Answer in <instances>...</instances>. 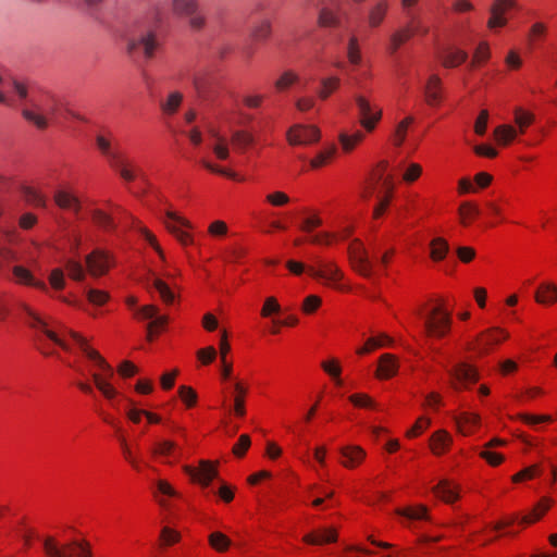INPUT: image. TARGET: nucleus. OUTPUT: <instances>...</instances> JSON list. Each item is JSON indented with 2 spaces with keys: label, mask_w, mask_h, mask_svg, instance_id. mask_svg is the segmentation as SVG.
<instances>
[{
  "label": "nucleus",
  "mask_w": 557,
  "mask_h": 557,
  "mask_svg": "<svg viewBox=\"0 0 557 557\" xmlns=\"http://www.w3.org/2000/svg\"><path fill=\"white\" fill-rule=\"evenodd\" d=\"M92 221L104 231H113L115 228L113 219L102 210L96 209L92 211Z\"/></svg>",
  "instance_id": "39"
},
{
  "label": "nucleus",
  "mask_w": 557,
  "mask_h": 557,
  "mask_svg": "<svg viewBox=\"0 0 557 557\" xmlns=\"http://www.w3.org/2000/svg\"><path fill=\"white\" fill-rule=\"evenodd\" d=\"M69 276L75 281H83L85 278V270L81 262L74 259H67L65 262Z\"/></svg>",
  "instance_id": "45"
},
{
  "label": "nucleus",
  "mask_w": 557,
  "mask_h": 557,
  "mask_svg": "<svg viewBox=\"0 0 557 557\" xmlns=\"http://www.w3.org/2000/svg\"><path fill=\"white\" fill-rule=\"evenodd\" d=\"M251 441L249 435L242 434L237 443L233 446V454L236 457H243L247 449L250 447Z\"/></svg>",
  "instance_id": "56"
},
{
  "label": "nucleus",
  "mask_w": 557,
  "mask_h": 557,
  "mask_svg": "<svg viewBox=\"0 0 557 557\" xmlns=\"http://www.w3.org/2000/svg\"><path fill=\"white\" fill-rule=\"evenodd\" d=\"M458 212L461 218V223L467 225L468 220L479 215L480 210L475 205L471 202H462L459 207Z\"/></svg>",
  "instance_id": "48"
},
{
  "label": "nucleus",
  "mask_w": 557,
  "mask_h": 557,
  "mask_svg": "<svg viewBox=\"0 0 557 557\" xmlns=\"http://www.w3.org/2000/svg\"><path fill=\"white\" fill-rule=\"evenodd\" d=\"M54 201L61 209L78 212L81 208L78 199L65 190H58L54 194Z\"/></svg>",
  "instance_id": "30"
},
{
  "label": "nucleus",
  "mask_w": 557,
  "mask_h": 557,
  "mask_svg": "<svg viewBox=\"0 0 557 557\" xmlns=\"http://www.w3.org/2000/svg\"><path fill=\"white\" fill-rule=\"evenodd\" d=\"M12 274L16 284L34 286L40 290H47V285L42 281L34 277L33 273L23 265H14Z\"/></svg>",
  "instance_id": "21"
},
{
  "label": "nucleus",
  "mask_w": 557,
  "mask_h": 557,
  "mask_svg": "<svg viewBox=\"0 0 557 557\" xmlns=\"http://www.w3.org/2000/svg\"><path fill=\"white\" fill-rule=\"evenodd\" d=\"M22 195L24 200L35 207H46V196L39 188L33 186H23Z\"/></svg>",
  "instance_id": "31"
},
{
  "label": "nucleus",
  "mask_w": 557,
  "mask_h": 557,
  "mask_svg": "<svg viewBox=\"0 0 557 557\" xmlns=\"http://www.w3.org/2000/svg\"><path fill=\"white\" fill-rule=\"evenodd\" d=\"M411 123H413V117L412 116H407L406 119H404L403 121H400L397 124L396 129H395V134H394V144L396 146L399 147L405 141L407 129H408V127H409V125Z\"/></svg>",
  "instance_id": "44"
},
{
  "label": "nucleus",
  "mask_w": 557,
  "mask_h": 557,
  "mask_svg": "<svg viewBox=\"0 0 557 557\" xmlns=\"http://www.w3.org/2000/svg\"><path fill=\"white\" fill-rule=\"evenodd\" d=\"M321 305V298L317 295H309L305 298L301 310L306 314L313 313Z\"/></svg>",
  "instance_id": "57"
},
{
  "label": "nucleus",
  "mask_w": 557,
  "mask_h": 557,
  "mask_svg": "<svg viewBox=\"0 0 557 557\" xmlns=\"http://www.w3.org/2000/svg\"><path fill=\"white\" fill-rule=\"evenodd\" d=\"M166 218L170 220L165 222L166 228L175 235V237L180 240L182 245H189L193 243L191 236L183 231L181 226L190 227V224L187 220L178 216L176 213L172 211L166 212Z\"/></svg>",
  "instance_id": "17"
},
{
  "label": "nucleus",
  "mask_w": 557,
  "mask_h": 557,
  "mask_svg": "<svg viewBox=\"0 0 557 557\" xmlns=\"http://www.w3.org/2000/svg\"><path fill=\"white\" fill-rule=\"evenodd\" d=\"M184 469L194 481L199 482L202 486H208L218 475L216 468L207 460H201L199 468L186 466Z\"/></svg>",
  "instance_id": "16"
},
{
  "label": "nucleus",
  "mask_w": 557,
  "mask_h": 557,
  "mask_svg": "<svg viewBox=\"0 0 557 557\" xmlns=\"http://www.w3.org/2000/svg\"><path fill=\"white\" fill-rule=\"evenodd\" d=\"M307 272L310 276L327 283L337 282L342 278V273L334 263L322 260H318L315 265H309Z\"/></svg>",
  "instance_id": "15"
},
{
  "label": "nucleus",
  "mask_w": 557,
  "mask_h": 557,
  "mask_svg": "<svg viewBox=\"0 0 557 557\" xmlns=\"http://www.w3.org/2000/svg\"><path fill=\"white\" fill-rule=\"evenodd\" d=\"M349 400L357 407L376 408L375 403L367 394H354Z\"/></svg>",
  "instance_id": "59"
},
{
  "label": "nucleus",
  "mask_w": 557,
  "mask_h": 557,
  "mask_svg": "<svg viewBox=\"0 0 557 557\" xmlns=\"http://www.w3.org/2000/svg\"><path fill=\"white\" fill-rule=\"evenodd\" d=\"M320 131L312 125L296 124L287 132V140L290 145H310L318 141Z\"/></svg>",
  "instance_id": "13"
},
{
  "label": "nucleus",
  "mask_w": 557,
  "mask_h": 557,
  "mask_svg": "<svg viewBox=\"0 0 557 557\" xmlns=\"http://www.w3.org/2000/svg\"><path fill=\"white\" fill-rule=\"evenodd\" d=\"M448 250V243L444 238L437 237L431 242V258L433 260H443L446 257Z\"/></svg>",
  "instance_id": "38"
},
{
  "label": "nucleus",
  "mask_w": 557,
  "mask_h": 557,
  "mask_svg": "<svg viewBox=\"0 0 557 557\" xmlns=\"http://www.w3.org/2000/svg\"><path fill=\"white\" fill-rule=\"evenodd\" d=\"M67 333L76 342L82 352L102 371V373L91 374L96 387L106 398L110 400L113 399L117 395V391L110 382L111 377L114 375L113 368L97 350L87 344V341L83 336L71 330H69Z\"/></svg>",
  "instance_id": "1"
},
{
  "label": "nucleus",
  "mask_w": 557,
  "mask_h": 557,
  "mask_svg": "<svg viewBox=\"0 0 557 557\" xmlns=\"http://www.w3.org/2000/svg\"><path fill=\"white\" fill-rule=\"evenodd\" d=\"M21 309L25 314L26 323L30 327L44 333L50 341L60 346L62 349L70 350L69 345L63 339H61L54 332L50 331L48 329V323L30 307H28L25 304H22Z\"/></svg>",
  "instance_id": "9"
},
{
  "label": "nucleus",
  "mask_w": 557,
  "mask_h": 557,
  "mask_svg": "<svg viewBox=\"0 0 557 557\" xmlns=\"http://www.w3.org/2000/svg\"><path fill=\"white\" fill-rule=\"evenodd\" d=\"M49 282L54 289H62L65 285L63 271L59 268L53 269L49 275Z\"/></svg>",
  "instance_id": "63"
},
{
  "label": "nucleus",
  "mask_w": 557,
  "mask_h": 557,
  "mask_svg": "<svg viewBox=\"0 0 557 557\" xmlns=\"http://www.w3.org/2000/svg\"><path fill=\"white\" fill-rule=\"evenodd\" d=\"M451 318L449 312L441 307L433 308L424 317L423 327L424 334L430 338H442L450 330Z\"/></svg>",
  "instance_id": "3"
},
{
  "label": "nucleus",
  "mask_w": 557,
  "mask_h": 557,
  "mask_svg": "<svg viewBox=\"0 0 557 557\" xmlns=\"http://www.w3.org/2000/svg\"><path fill=\"white\" fill-rule=\"evenodd\" d=\"M232 140L238 147L245 148L253 143V137L244 131H236L233 133Z\"/></svg>",
  "instance_id": "55"
},
{
  "label": "nucleus",
  "mask_w": 557,
  "mask_h": 557,
  "mask_svg": "<svg viewBox=\"0 0 557 557\" xmlns=\"http://www.w3.org/2000/svg\"><path fill=\"white\" fill-rule=\"evenodd\" d=\"M153 454L163 456V457H178L177 450H176V444L172 441L164 440L156 444L153 448Z\"/></svg>",
  "instance_id": "41"
},
{
  "label": "nucleus",
  "mask_w": 557,
  "mask_h": 557,
  "mask_svg": "<svg viewBox=\"0 0 557 557\" xmlns=\"http://www.w3.org/2000/svg\"><path fill=\"white\" fill-rule=\"evenodd\" d=\"M96 144L98 149L101 151L103 156H106L110 162H120V153L117 151L112 150L110 140L103 135H98L96 137Z\"/></svg>",
  "instance_id": "37"
},
{
  "label": "nucleus",
  "mask_w": 557,
  "mask_h": 557,
  "mask_svg": "<svg viewBox=\"0 0 557 557\" xmlns=\"http://www.w3.org/2000/svg\"><path fill=\"white\" fill-rule=\"evenodd\" d=\"M137 315L152 321L147 325V338L152 341V330L154 327H162L166 324L168 318L165 315H158V308L153 305L144 306L137 309Z\"/></svg>",
  "instance_id": "18"
},
{
  "label": "nucleus",
  "mask_w": 557,
  "mask_h": 557,
  "mask_svg": "<svg viewBox=\"0 0 557 557\" xmlns=\"http://www.w3.org/2000/svg\"><path fill=\"white\" fill-rule=\"evenodd\" d=\"M87 271L90 275L98 277L104 275L112 267L113 261L110 253L102 249H95L85 258Z\"/></svg>",
  "instance_id": "11"
},
{
  "label": "nucleus",
  "mask_w": 557,
  "mask_h": 557,
  "mask_svg": "<svg viewBox=\"0 0 557 557\" xmlns=\"http://www.w3.org/2000/svg\"><path fill=\"white\" fill-rule=\"evenodd\" d=\"M508 333L500 327H491L482 332L474 343L468 344V349L475 351L479 356L487 355L492 348L502 341L508 338Z\"/></svg>",
  "instance_id": "8"
},
{
  "label": "nucleus",
  "mask_w": 557,
  "mask_h": 557,
  "mask_svg": "<svg viewBox=\"0 0 557 557\" xmlns=\"http://www.w3.org/2000/svg\"><path fill=\"white\" fill-rule=\"evenodd\" d=\"M396 513L403 518H405L407 521H418V520H428V509L424 506H417V507H407L403 509H397Z\"/></svg>",
  "instance_id": "32"
},
{
  "label": "nucleus",
  "mask_w": 557,
  "mask_h": 557,
  "mask_svg": "<svg viewBox=\"0 0 557 557\" xmlns=\"http://www.w3.org/2000/svg\"><path fill=\"white\" fill-rule=\"evenodd\" d=\"M434 494L446 503H451L458 498V493L448 481H441L433 488Z\"/></svg>",
  "instance_id": "33"
},
{
  "label": "nucleus",
  "mask_w": 557,
  "mask_h": 557,
  "mask_svg": "<svg viewBox=\"0 0 557 557\" xmlns=\"http://www.w3.org/2000/svg\"><path fill=\"white\" fill-rule=\"evenodd\" d=\"M163 18L160 12L153 11L145 17V25L147 27L146 35H154L161 28Z\"/></svg>",
  "instance_id": "43"
},
{
  "label": "nucleus",
  "mask_w": 557,
  "mask_h": 557,
  "mask_svg": "<svg viewBox=\"0 0 557 557\" xmlns=\"http://www.w3.org/2000/svg\"><path fill=\"white\" fill-rule=\"evenodd\" d=\"M454 419L459 432H461L465 435L471 433L476 428L480 421L478 414L469 412H462L459 416H456Z\"/></svg>",
  "instance_id": "25"
},
{
  "label": "nucleus",
  "mask_w": 557,
  "mask_h": 557,
  "mask_svg": "<svg viewBox=\"0 0 557 557\" xmlns=\"http://www.w3.org/2000/svg\"><path fill=\"white\" fill-rule=\"evenodd\" d=\"M518 8L517 0H493L488 8L486 26L490 30L504 28L511 13Z\"/></svg>",
  "instance_id": "5"
},
{
  "label": "nucleus",
  "mask_w": 557,
  "mask_h": 557,
  "mask_svg": "<svg viewBox=\"0 0 557 557\" xmlns=\"http://www.w3.org/2000/svg\"><path fill=\"white\" fill-rule=\"evenodd\" d=\"M210 133L218 140V144L213 146L215 156L221 160H226L228 158V148L224 143V138L220 137L215 131Z\"/></svg>",
  "instance_id": "52"
},
{
  "label": "nucleus",
  "mask_w": 557,
  "mask_h": 557,
  "mask_svg": "<svg viewBox=\"0 0 557 557\" xmlns=\"http://www.w3.org/2000/svg\"><path fill=\"white\" fill-rule=\"evenodd\" d=\"M173 10L180 15L189 16L195 30H200L206 23L205 16L199 12L198 0H173Z\"/></svg>",
  "instance_id": "12"
},
{
  "label": "nucleus",
  "mask_w": 557,
  "mask_h": 557,
  "mask_svg": "<svg viewBox=\"0 0 557 557\" xmlns=\"http://www.w3.org/2000/svg\"><path fill=\"white\" fill-rule=\"evenodd\" d=\"M450 443V435L446 431L440 430L431 437V449L435 455H441L449 447Z\"/></svg>",
  "instance_id": "29"
},
{
  "label": "nucleus",
  "mask_w": 557,
  "mask_h": 557,
  "mask_svg": "<svg viewBox=\"0 0 557 557\" xmlns=\"http://www.w3.org/2000/svg\"><path fill=\"white\" fill-rule=\"evenodd\" d=\"M335 153V147H331L324 151H321L314 159L311 160L310 165L313 169L320 168L330 160Z\"/></svg>",
  "instance_id": "62"
},
{
  "label": "nucleus",
  "mask_w": 557,
  "mask_h": 557,
  "mask_svg": "<svg viewBox=\"0 0 557 557\" xmlns=\"http://www.w3.org/2000/svg\"><path fill=\"white\" fill-rule=\"evenodd\" d=\"M349 260L355 271L366 277L372 274V263L363 245L359 240H354L348 248Z\"/></svg>",
  "instance_id": "10"
},
{
  "label": "nucleus",
  "mask_w": 557,
  "mask_h": 557,
  "mask_svg": "<svg viewBox=\"0 0 557 557\" xmlns=\"http://www.w3.org/2000/svg\"><path fill=\"white\" fill-rule=\"evenodd\" d=\"M442 81L436 74H432L423 86V94L425 102L431 107H436L441 103L442 97Z\"/></svg>",
  "instance_id": "19"
},
{
  "label": "nucleus",
  "mask_w": 557,
  "mask_h": 557,
  "mask_svg": "<svg viewBox=\"0 0 557 557\" xmlns=\"http://www.w3.org/2000/svg\"><path fill=\"white\" fill-rule=\"evenodd\" d=\"M550 505V500L548 498L541 499L535 507L533 508L532 512L530 515L523 516L521 518V523L530 524L539 519L548 510Z\"/></svg>",
  "instance_id": "36"
},
{
  "label": "nucleus",
  "mask_w": 557,
  "mask_h": 557,
  "mask_svg": "<svg viewBox=\"0 0 557 557\" xmlns=\"http://www.w3.org/2000/svg\"><path fill=\"white\" fill-rule=\"evenodd\" d=\"M210 545L218 552H225L230 545V539L221 532H213L209 535Z\"/></svg>",
  "instance_id": "46"
},
{
  "label": "nucleus",
  "mask_w": 557,
  "mask_h": 557,
  "mask_svg": "<svg viewBox=\"0 0 557 557\" xmlns=\"http://www.w3.org/2000/svg\"><path fill=\"white\" fill-rule=\"evenodd\" d=\"M87 299L92 305L101 306L109 299V294L103 290L90 288L87 290Z\"/></svg>",
  "instance_id": "53"
},
{
  "label": "nucleus",
  "mask_w": 557,
  "mask_h": 557,
  "mask_svg": "<svg viewBox=\"0 0 557 557\" xmlns=\"http://www.w3.org/2000/svg\"><path fill=\"white\" fill-rule=\"evenodd\" d=\"M214 77L208 73H199L194 76L193 84L198 97L207 99L210 95Z\"/></svg>",
  "instance_id": "24"
},
{
  "label": "nucleus",
  "mask_w": 557,
  "mask_h": 557,
  "mask_svg": "<svg viewBox=\"0 0 557 557\" xmlns=\"http://www.w3.org/2000/svg\"><path fill=\"white\" fill-rule=\"evenodd\" d=\"M440 59L444 66L454 67L467 60V52L457 48H446L440 52Z\"/></svg>",
  "instance_id": "22"
},
{
  "label": "nucleus",
  "mask_w": 557,
  "mask_h": 557,
  "mask_svg": "<svg viewBox=\"0 0 557 557\" xmlns=\"http://www.w3.org/2000/svg\"><path fill=\"white\" fill-rule=\"evenodd\" d=\"M533 114L522 110L521 108H517L515 110V122L519 126L520 132L523 133L525 127H528L533 122Z\"/></svg>",
  "instance_id": "50"
},
{
  "label": "nucleus",
  "mask_w": 557,
  "mask_h": 557,
  "mask_svg": "<svg viewBox=\"0 0 557 557\" xmlns=\"http://www.w3.org/2000/svg\"><path fill=\"white\" fill-rule=\"evenodd\" d=\"M398 366L393 355L384 354L380 358L377 376L388 379L397 372Z\"/></svg>",
  "instance_id": "27"
},
{
  "label": "nucleus",
  "mask_w": 557,
  "mask_h": 557,
  "mask_svg": "<svg viewBox=\"0 0 557 557\" xmlns=\"http://www.w3.org/2000/svg\"><path fill=\"white\" fill-rule=\"evenodd\" d=\"M230 350H231V346L226 339V332L223 331V333L221 335V341H220V355H221V362L223 364L222 377L224 380L230 379L231 373H232V364L226 362V359H227L226 355L230 352Z\"/></svg>",
  "instance_id": "35"
},
{
  "label": "nucleus",
  "mask_w": 557,
  "mask_h": 557,
  "mask_svg": "<svg viewBox=\"0 0 557 557\" xmlns=\"http://www.w3.org/2000/svg\"><path fill=\"white\" fill-rule=\"evenodd\" d=\"M345 15L339 0H331L330 3L321 1L318 13V24L323 28L337 29L342 27Z\"/></svg>",
  "instance_id": "6"
},
{
  "label": "nucleus",
  "mask_w": 557,
  "mask_h": 557,
  "mask_svg": "<svg viewBox=\"0 0 557 557\" xmlns=\"http://www.w3.org/2000/svg\"><path fill=\"white\" fill-rule=\"evenodd\" d=\"M495 136L499 143L506 145L517 136V131L512 126L502 125L495 129Z\"/></svg>",
  "instance_id": "47"
},
{
  "label": "nucleus",
  "mask_w": 557,
  "mask_h": 557,
  "mask_svg": "<svg viewBox=\"0 0 557 557\" xmlns=\"http://www.w3.org/2000/svg\"><path fill=\"white\" fill-rule=\"evenodd\" d=\"M123 47L132 60L139 62L152 58L159 42L157 37H124Z\"/></svg>",
  "instance_id": "4"
},
{
  "label": "nucleus",
  "mask_w": 557,
  "mask_h": 557,
  "mask_svg": "<svg viewBox=\"0 0 557 557\" xmlns=\"http://www.w3.org/2000/svg\"><path fill=\"white\" fill-rule=\"evenodd\" d=\"M535 299L540 304H553L557 300V286L552 284H543L535 294Z\"/></svg>",
  "instance_id": "34"
},
{
  "label": "nucleus",
  "mask_w": 557,
  "mask_h": 557,
  "mask_svg": "<svg viewBox=\"0 0 557 557\" xmlns=\"http://www.w3.org/2000/svg\"><path fill=\"white\" fill-rule=\"evenodd\" d=\"M235 391L237 392V396L234 398V411L238 417H243L245 414V401L244 395L246 394V388L240 384L236 383L234 385Z\"/></svg>",
  "instance_id": "49"
},
{
  "label": "nucleus",
  "mask_w": 557,
  "mask_h": 557,
  "mask_svg": "<svg viewBox=\"0 0 557 557\" xmlns=\"http://www.w3.org/2000/svg\"><path fill=\"white\" fill-rule=\"evenodd\" d=\"M178 395L188 407H191L196 404L197 394L191 387L185 385L181 386L178 388Z\"/></svg>",
  "instance_id": "60"
},
{
  "label": "nucleus",
  "mask_w": 557,
  "mask_h": 557,
  "mask_svg": "<svg viewBox=\"0 0 557 557\" xmlns=\"http://www.w3.org/2000/svg\"><path fill=\"white\" fill-rule=\"evenodd\" d=\"M183 100V95L178 91L171 92L168 99L161 103V109L165 114H173L177 111L181 102Z\"/></svg>",
  "instance_id": "40"
},
{
  "label": "nucleus",
  "mask_w": 557,
  "mask_h": 557,
  "mask_svg": "<svg viewBox=\"0 0 557 557\" xmlns=\"http://www.w3.org/2000/svg\"><path fill=\"white\" fill-rule=\"evenodd\" d=\"M321 85L322 88L319 90L318 95L321 99H326L331 92L338 87L339 79L337 77L323 78Z\"/></svg>",
  "instance_id": "51"
},
{
  "label": "nucleus",
  "mask_w": 557,
  "mask_h": 557,
  "mask_svg": "<svg viewBox=\"0 0 557 557\" xmlns=\"http://www.w3.org/2000/svg\"><path fill=\"white\" fill-rule=\"evenodd\" d=\"M449 373L453 379L451 385L455 389L468 387L469 384L476 382L479 379L476 370L466 362L458 363Z\"/></svg>",
  "instance_id": "14"
},
{
  "label": "nucleus",
  "mask_w": 557,
  "mask_h": 557,
  "mask_svg": "<svg viewBox=\"0 0 557 557\" xmlns=\"http://www.w3.org/2000/svg\"><path fill=\"white\" fill-rule=\"evenodd\" d=\"M21 114L25 121L32 123L39 131L49 126V117L42 113L41 107L36 102H33L30 108H22Z\"/></svg>",
  "instance_id": "20"
},
{
  "label": "nucleus",
  "mask_w": 557,
  "mask_h": 557,
  "mask_svg": "<svg viewBox=\"0 0 557 557\" xmlns=\"http://www.w3.org/2000/svg\"><path fill=\"white\" fill-rule=\"evenodd\" d=\"M388 5L387 0H380L370 9L368 22L371 27L381 25L387 13Z\"/></svg>",
  "instance_id": "28"
},
{
  "label": "nucleus",
  "mask_w": 557,
  "mask_h": 557,
  "mask_svg": "<svg viewBox=\"0 0 557 557\" xmlns=\"http://www.w3.org/2000/svg\"><path fill=\"white\" fill-rule=\"evenodd\" d=\"M337 540V533L334 529H325L319 532L309 533L304 536V541L308 544L320 545L325 543H334Z\"/></svg>",
  "instance_id": "26"
},
{
  "label": "nucleus",
  "mask_w": 557,
  "mask_h": 557,
  "mask_svg": "<svg viewBox=\"0 0 557 557\" xmlns=\"http://www.w3.org/2000/svg\"><path fill=\"white\" fill-rule=\"evenodd\" d=\"M321 367L329 375L333 376L336 380V383L338 385L342 384V380L339 379V374H341L342 370L336 360L324 361V362H322Z\"/></svg>",
  "instance_id": "58"
},
{
  "label": "nucleus",
  "mask_w": 557,
  "mask_h": 557,
  "mask_svg": "<svg viewBox=\"0 0 557 557\" xmlns=\"http://www.w3.org/2000/svg\"><path fill=\"white\" fill-rule=\"evenodd\" d=\"M267 201L275 207H282L289 201V197L283 191H274L267 196Z\"/></svg>",
  "instance_id": "64"
},
{
  "label": "nucleus",
  "mask_w": 557,
  "mask_h": 557,
  "mask_svg": "<svg viewBox=\"0 0 557 557\" xmlns=\"http://www.w3.org/2000/svg\"><path fill=\"white\" fill-rule=\"evenodd\" d=\"M47 557H91L90 546L85 541H72L60 546L54 537L44 539Z\"/></svg>",
  "instance_id": "2"
},
{
  "label": "nucleus",
  "mask_w": 557,
  "mask_h": 557,
  "mask_svg": "<svg viewBox=\"0 0 557 557\" xmlns=\"http://www.w3.org/2000/svg\"><path fill=\"white\" fill-rule=\"evenodd\" d=\"M153 287L158 290L161 299L166 304L171 305L174 302L175 295L169 287V285L162 280L156 277L153 280Z\"/></svg>",
  "instance_id": "42"
},
{
  "label": "nucleus",
  "mask_w": 557,
  "mask_h": 557,
  "mask_svg": "<svg viewBox=\"0 0 557 557\" xmlns=\"http://www.w3.org/2000/svg\"><path fill=\"white\" fill-rule=\"evenodd\" d=\"M110 165L120 173L123 180L127 182H132L135 180L134 172L126 166V163L122 159V156H120V162H112Z\"/></svg>",
  "instance_id": "54"
},
{
  "label": "nucleus",
  "mask_w": 557,
  "mask_h": 557,
  "mask_svg": "<svg viewBox=\"0 0 557 557\" xmlns=\"http://www.w3.org/2000/svg\"><path fill=\"white\" fill-rule=\"evenodd\" d=\"M341 454L345 459L343 465L347 468H354L366 457V451L359 446L343 447L341 448Z\"/></svg>",
  "instance_id": "23"
},
{
  "label": "nucleus",
  "mask_w": 557,
  "mask_h": 557,
  "mask_svg": "<svg viewBox=\"0 0 557 557\" xmlns=\"http://www.w3.org/2000/svg\"><path fill=\"white\" fill-rule=\"evenodd\" d=\"M355 102L358 109L360 125L366 132H373L376 124L382 119V110L379 107L371 104V102L362 95H356Z\"/></svg>",
  "instance_id": "7"
},
{
  "label": "nucleus",
  "mask_w": 557,
  "mask_h": 557,
  "mask_svg": "<svg viewBox=\"0 0 557 557\" xmlns=\"http://www.w3.org/2000/svg\"><path fill=\"white\" fill-rule=\"evenodd\" d=\"M298 81V76L293 72H285L283 75L275 82V87L278 90H284L294 83Z\"/></svg>",
  "instance_id": "61"
}]
</instances>
